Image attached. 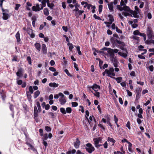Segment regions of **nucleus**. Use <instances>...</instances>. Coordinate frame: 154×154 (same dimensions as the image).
I'll return each instance as SVG.
<instances>
[{"label": "nucleus", "instance_id": "obj_1", "mask_svg": "<svg viewBox=\"0 0 154 154\" xmlns=\"http://www.w3.org/2000/svg\"><path fill=\"white\" fill-rule=\"evenodd\" d=\"M36 104L37 107L35 106L34 107V114L35 117H37L38 116V112L41 111V107L40 104L39 102H37Z\"/></svg>", "mask_w": 154, "mask_h": 154}, {"label": "nucleus", "instance_id": "obj_2", "mask_svg": "<svg viewBox=\"0 0 154 154\" xmlns=\"http://www.w3.org/2000/svg\"><path fill=\"white\" fill-rule=\"evenodd\" d=\"M93 141L94 142V144L95 146L98 148L99 147L102 146V145L99 144V143H102V139L100 137L95 138L93 139Z\"/></svg>", "mask_w": 154, "mask_h": 154}, {"label": "nucleus", "instance_id": "obj_3", "mask_svg": "<svg viewBox=\"0 0 154 154\" xmlns=\"http://www.w3.org/2000/svg\"><path fill=\"white\" fill-rule=\"evenodd\" d=\"M59 95L60 97L59 100L60 104L62 105H64L66 102V97L61 92L59 93Z\"/></svg>", "mask_w": 154, "mask_h": 154}, {"label": "nucleus", "instance_id": "obj_4", "mask_svg": "<svg viewBox=\"0 0 154 154\" xmlns=\"http://www.w3.org/2000/svg\"><path fill=\"white\" fill-rule=\"evenodd\" d=\"M146 34L149 38H154V33L150 26H148L147 28Z\"/></svg>", "mask_w": 154, "mask_h": 154}, {"label": "nucleus", "instance_id": "obj_5", "mask_svg": "<svg viewBox=\"0 0 154 154\" xmlns=\"http://www.w3.org/2000/svg\"><path fill=\"white\" fill-rule=\"evenodd\" d=\"M114 69L113 67L110 68L109 69H105V72L106 73V75L112 78V76H115V73L114 72Z\"/></svg>", "mask_w": 154, "mask_h": 154}, {"label": "nucleus", "instance_id": "obj_6", "mask_svg": "<svg viewBox=\"0 0 154 154\" xmlns=\"http://www.w3.org/2000/svg\"><path fill=\"white\" fill-rule=\"evenodd\" d=\"M85 149L86 151L90 153H91L95 150L94 147L90 143H88L86 144Z\"/></svg>", "mask_w": 154, "mask_h": 154}, {"label": "nucleus", "instance_id": "obj_7", "mask_svg": "<svg viewBox=\"0 0 154 154\" xmlns=\"http://www.w3.org/2000/svg\"><path fill=\"white\" fill-rule=\"evenodd\" d=\"M113 49L109 48L107 52L106 51L104 53V55L106 56L107 57H112L115 56L113 52Z\"/></svg>", "mask_w": 154, "mask_h": 154}, {"label": "nucleus", "instance_id": "obj_8", "mask_svg": "<svg viewBox=\"0 0 154 154\" xmlns=\"http://www.w3.org/2000/svg\"><path fill=\"white\" fill-rule=\"evenodd\" d=\"M109 59L112 63H113L114 66L115 67H117L119 62L117 59L116 57L113 56L112 57H109Z\"/></svg>", "mask_w": 154, "mask_h": 154}, {"label": "nucleus", "instance_id": "obj_9", "mask_svg": "<svg viewBox=\"0 0 154 154\" xmlns=\"http://www.w3.org/2000/svg\"><path fill=\"white\" fill-rule=\"evenodd\" d=\"M6 10L5 11L3 12V17L2 18L4 20H7L10 17L9 14H8V10Z\"/></svg>", "mask_w": 154, "mask_h": 154}, {"label": "nucleus", "instance_id": "obj_10", "mask_svg": "<svg viewBox=\"0 0 154 154\" xmlns=\"http://www.w3.org/2000/svg\"><path fill=\"white\" fill-rule=\"evenodd\" d=\"M24 71L23 69L20 68L18 69L17 72H16L17 75L19 77H21L23 76V73Z\"/></svg>", "mask_w": 154, "mask_h": 154}, {"label": "nucleus", "instance_id": "obj_11", "mask_svg": "<svg viewBox=\"0 0 154 154\" xmlns=\"http://www.w3.org/2000/svg\"><path fill=\"white\" fill-rule=\"evenodd\" d=\"M130 13L131 14H130V16L131 17H134L137 18H138L139 17V16L137 15L138 13L136 12H135V11L131 10Z\"/></svg>", "mask_w": 154, "mask_h": 154}, {"label": "nucleus", "instance_id": "obj_12", "mask_svg": "<svg viewBox=\"0 0 154 154\" xmlns=\"http://www.w3.org/2000/svg\"><path fill=\"white\" fill-rule=\"evenodd\" d=\"M26 31L28 34L29 35L30 37L31 38H33L35 37V35L33 33L32 30V29H30V28L27 29Z\"/></svg>", "mask_w": 154, "mask_h": 154}, {"label": "nucleus", "instance_id": "obj_13", "mask_svg": "<svg viewBox=\"0 0 154 154\" xmlns=\"http://www.w3.org/2000/svg\"><path fill=\"white\" fill-rule=\"evenodd\" d=\"M32 10L35 11H39L41 10L40 6L38 4H36V5L32 6Z\"/></svg>", "mask_w": 154, "mask_h": 154}, {"label": "nucleus", "instance_id": "obj_14", "mask_svg": "<svg viewBox=\"0 0 154 154\" xmlns=\"http://www.w3.org/2000/svg\"><path fill=\"white\" fill-rule=\"evenodd\" d=\"M80 141L79 140L78 138H77L76 139V141L74 143V145L76 149L78 148L80 145Z\"/></svg>", "mask_w": 154, "mask_h": 154}, {"label": "nucleus", "instance_id": "obj_15", "mask_svg": "<svg viewBox=\"0 0 154 154\" xmlns=\"http://www.w3.org/2000/svg\"><path fill=\"white\" fill-rule=\"evenodd\" d=\"M42 50L44 54H46L47 53V48L45 44H42Z\"/></svg>", "mask_w": 154, "mask_h": 154}, {"label": "nucleus", "instance_id": "obj_16", "mask_svg": "<svg viewBox=\"0 0 154 154\" xmlns=\"http://www.w3.org/2000/svg\"><path fill=\"white\" fill-rule=\"evenodd\" d=\"M92 86V89L94 90L95 91H98V89H100V87L96 84H94Z\"/></svg>", "mask_w": 154, "mask_h": 154}, {"label": "nucleus", "instance_id": "obj_17", "mask_svg": "<svg viewBox=\"0 0 154 154\" xmlns=\"http://www.w3.org/2000/svg\"><path fill=\"white\" fill-rule=\"evenodd\" d=\"M109 9L110 11L111 12H112L113 11V2H110L108 4Z\"/></svg>", "mask_w": 154, "mask_h": 154}, {"label": "nucleus", "instance_id": "obj_18", "mask_svg": "<svg viewBox=\"0 0 154 154\" xmlns=\"http://www.w3.org/2000/svg\"><path fill=\"white\" fill-rule=\"evenodd\" d=\"M49 85L51 87L56 88L59 86V84L55 82H51L49 84Z\"/></svg>", "mask_w": 154, "mask_h": 154}, {"label": "nucleus", "instance_id": "obj_19", "mask_svg": "<svg viewBox=\"0 0 154 154\" xmlns=\"http://www.w3.org/2000/svg\"><path fill=\"white\" fill-rule=\"evenodd\" d=\"M15 36L17 42L19 43V42L20 41V33L19 31L16 33Z\"/></svg>", "mask_w": 154, "mask_h": 154}, {"label": "nucleus", "instance_id": "obj_20", "mask_svg": "<svg viewBox=\"0 0 154 154\" xmlns=\"http://www.w3.org/2000/svg\"><path fill=\"white\" fill-rule=\"evenodd\" d=\"M107 140L108 142H112V146H114V143L116 142V140L114 139L113 138L109 137L107 138Z\"/></svg>", "mask_w": 154, "mask_h": 154}, {"label": "nucleus", "instance_id": "obj_21", "mask_svg": "<svg viewBox=\"0 0 154 154\" xmlns=\"http://www.w3.org/2000/svg\"><path fill=\"white\" fill-rule=\"evenodd\" d=\"M123 6V10L125 11L130 12L131 10L128 7L126 6V5H124Z\"/></svg>", "mask_w": 154, "mask_h": 154}, {"label": "nucleus", "instance_id": "obj_22", "mask_svg": "<svg viewBox=\"0 0 154 154\" xmlns=\"http://www.w3.org/2000/svg\"><path fill=\"white\" fill-rule=\"evenodd\" d=\"M35 48L38 51H40L41 49V45L38 43H36L35 44Z\"/></svg>", "mask_w": 154, "mask_h": 154}, {"label": "nucleus", "instance_id": "obj_23", "mask_svg": "<svg viewBox=\"0 0 154 154\" xmlns=\"http://www.w3.org/2000/svg\"><path fill=\"white\" fill-rule=\"evenodd\" d=\"M80 5H79L77 3H76L75 5L74 6L75 7V9H74L73 11L77 12L79 11L78 8L80 7Z\"/></svg>", "mask_w": 154, "mask_h": 154}, {"label": "nucleus", "instance_id": "obj_24", "mask_svg": "<svg viewBox=\"0 0 154 154\" xmlns=\"http://www.w3.org/2000/svg\"><path fill=\"white\" fill-rule=\"evenodd\" d=\"M112 78L116 80L118 83H120L122 81V78L121 77H118L117 78L113 77Z\"/></svg>", "mask_w": 154, "mask_h": 154}, {"label": "nucleus", "instance_id": "obj_25", "mask_svg": "<svg viewBox=\"0 0 154 154\" xmlns=\"http://www.w3.org/2000/svg\"><path fill=\"white\" fill-rule=\"evenodd\" d=\"M5 0H0V7L1 8L2 11L3 12L5 11L6 10H5L2 7V4L3 2L5 1Z\"/></svg>", "mask_w": 154, "mask_h": 154}, {"label": "nucleus", "instance_id": "obj_26", "mask_svg": "<svg viewBox=\"0 0 154 154\" xmlns=\"http://www.w3.org/2000/svg\"><path fill=\"white\" fill-rule=\"evenodd\" d=\"M49 2V0H43L41 2L42 5H43V7H45L46 3L47 4V3L48 2Z\"/></svg>", "mask_w": 154, "mask_h": 154}, {"label": "nucleus", "instance_id": "obj_27", "mask_svg": "<svg viewBox=\"0 0 154 154\" xmlns=\"http://www.w3.org/2000/svg\"><path fill=\"white\" fill-rule=\"evenodd\" d=\"M40 94V92L39 91H36L34 93V97L35 98H36Z\"/></svg>", "mask_w": 154, "mask_h": 154}, {"label": "nucleus", "instance_id": "obj_28", "mask_svg": "<svg viewBox=\"0 0 154 154\" xmlns=\"http://www.w3.org/2000/svg\"><path fill=\"white\" fill-rule=\"evenodd\" d=\"M44 13L45 15L48 16L49 14V11L48 8H45L44 10Z\"/></svg>", "mask_w": 154, "mask_h": 154}, {"label": "nucleus", "instance_id": "obj_29", "mask_svg": "<svg viewBox=\"0 0 154 154\" xmlns=\"http://www.w3.org/2000/svg\"><path fill=\"white\" fill-rule=\"evenodd\" d=\"M127 2V0H121V1L120 5L123 6L124 5H126L125 4Z\"/></svg>", "mask_w": 154, "mask_h": 154}, {"label": "nucleus", "instance_id": "obj_30", "mask_svg": "<svg viewBox=\"0 0 154 154\" xmlns=\"http://www.w3.org/2000/svg\"><path fill=\"white\" fill-rule=\"evenodd\" d=\"M76 152V150L73 149L72 151H69L66 152V154H74Z\"/></svg>", "mask_w": 154, "mask_h": 154}, {"label": "nucleus", "instance_id": "obj_31", "mask_svg": "<svg viewBox=\"0 0 154 154\" xmlns=\"http://www.w3.org/2000/svg\"><path fill=\"white\" fill-rule=\"evenodd\" d=\"M43 137H42V140L43 141L46 140L48 138V134L46 133L44 135H43Z\"/></svg>", "mask_w": 154, "mask_h": 154}, {"label": "nucleus", "instance_id": "obj_32", "mask_svg": "<svg viewBox=\"0 0 154 154\" xmlns=\"http://www.w3.org/2000/svg\"><path fill=\"white\" fill-rule=\"evenodd\" d=\"M66 113L69 114L71 112L72 110L71 107H68L66 108Z\"/></svg>", "mask_w": 154, "mask_h": 154}, {"label": "nucleus", "instance_id": "obj_33", "mask_svg": "<svg viewBox=\"0 0 154 154\" xmlns=\"http://www.w3.org/2000/svg\"><path fill=\"white\" fill-rule=\"evenodd\" d=\"M108 17L109 18V22H110V23L111 24L112 23V22L114 21L113 17L111 15H109Z\"/></svg>", "mask_w": 154, "mask_h": 154}, {"label": "nucleus", "instance_id": "obj_34", "mask_svg": "<svg viewBox=\"0 0 154 154\" xmlns=\"http://www.w3.org/2000/svg\"><path fill=\"white\" fill-rule=\"evenodd\" d=\"M60 112L63 114H66V110L64 108H61L60 109Z\"/></svg>", "mask_w": 154, "mask_h": 154}, {"label": "nucleus", "instance_id": "obj_35", "mask_svg": "<svg viewBox=\"0 0 154 154\" xmlns=\"http://www.w3.org/2000/svg\"><path fill=\"white\" fill-rule=\"evenodd\" d=\"M47 4L48 6L51 9L54 6V4L52 3H50L49 1L47 3Z\"/></svg>", "mask_w": 154, "mask_h": 154}, {"label": "nucleus", "instance_id": "obj_36", "mask_svg": "<svg viewBox=\"0 0 154 154\" xmlns=\"http://www.w3.org/2000/svg\"><path fill=\"white\" fill-rule=\"evenodd\" d=\"M91 92L93 93L96 97H100V93L99 92L96 91V92L94 93L93 91H91Z\"/></svg>", "mask_w": 154, "mask_h": 154}, {"label": "nucleus", "instance_id": "obj_37", "mask_svg": "<svg viewBox=\"0 0 154 154\" xmlns=\"http://www.w3.org/2000/svg\"><path fill=\"white\" fill-rule=\"evenodd\" d=\"M134 8L135 11H135V12H136L138 14H140V11L137 6H135Z\"/></svg>", "mask_w": 154, "mask_h": 154}, {"label": "nucleus", "instance_id": "obj_38", "mask_svg": "<svg viewBox=\"0 0 154 154\" xmlns=\"http://www.w3.org/2000/svg\"><path fill=\"white\" fill-rule=\"evenodd\" d=\"M29 93L32 94L33 93V88L32 86H30L29 88Z\"/></svg>", "mask_w": 154, "mask_h": 154}, {"label": "nucleus", "instance_id": "obj_39", "mask_svg": "<svg viewBox=\"0 0 154 154\" xmlns=\"http://www.w3.org/2000/svg\"><path fill=\"white\" fill-rule=\"evenodd\" d=\"M48 115L52 118H54L55 117V114L53 112H49L48 113Z\"/></svg>", "mask_w": 154, "mask_h": 154}, {"label": "nucleus", "instance_id": "obj_40", "mask_svg": "<svg viewBox=\"0 0 154 154\" xmlns=\"http://www.w3.org/2000/svg\"><path fill=\"white\" fill-rule=\"evenodd\" d=\"M45 129L48 132H50L51 131V128L48 126H46L45 127Z\"/></svg>", "mask_w": 154, "mask_h": 154}, {"label": "nucleus", "instance_id": "obj_41", "mask_svg": "<svg viewBox=\"0 0 154 154\" xmlns=\"http://www.w3.org/2000/svg\"><path fill=\"white\" fill-rule=\"evenodd\" d=\"M27 60L28 61L29 64L31 65L32 63L31 59V57L28 56L27 57Z\"/></svg>", "mask_w": 154, "mask_h": 154}, {"label": "nucleus", "instance_id": "obj_42", "mask_svg": "<svg viewBox=\"0 0 154 154\" xmlns=\"http://www.w3.org/2000/svg\"><path fill=\"white\" fill-rule=\"evenodd\" d=\"M131 38L133 39L136 40L137 41L139 40V38L135 35H133L131 37Z\"/></svg>", "mask_w": 154, "mask_h": 154}, {"label": "nucleus", "instance_id": "obj_43", "mask_svg": "<svg viewBox=\"0 0 154 154\" xmlns=\"http://www.w3.org/2000/svg\"><path fill=\"white\" fill-rule=\"evenodd\" d=\"M77 50L78 51V54L79 55H82L81 52L80 51V48L79 46H77L76 47Z\"/></svg>", "mask_w": 154, "mask_h": 154}, {"label": "nucleus", "instance_id": "obj_44", "mask_svg": "<svg viewBox=\"0 0 154 154\" xmlns=\"http://www.w3.org/2000/svg\"><path fill=\"white\" fill-rule=\"evenodd\" d=\"M49 69L53 72H55L56 71V69L53 67H50L49 68Z\"/></svg>", "mask_w": 154, "mask_h": 154}, {"label": "nucleus", "instance_id": "obj_45", "mask_svg": "<svg viewBox=\"0 0 154 154\" xmlns=\"http://www.w3.org/2000/svg\"><path fill=\"white\" fill-rule=\"evenodd\" d=\"M120 6V5H118L117 6V8L120 11H122L123 10V7H122L121 5Z\"/></svg>", "mask_w": 154, "mask_h": 154}, {"label": "nucleus", "instance_id": "obj_46", "mask_svg": "<svg viewBox=\"0 0 154 154\" xmlns=\"http://www.w3.org/2000/svg\"><path fill=\"white\" fill-rule=\"evenodd\" d=\"M122 14L125 17L130 15V14L127 12H123Z\"/></svg>", "mask_w": 154, "mask_h": 154}, {"label": "nucleus", "instance_id": "obj_47", "mask_svg": "<svg viewBox=\"0 0 154 154\" xmlns=\"http://www.w3.org/2000/svg\"><path fill=\"white\" fill-rule=\"evenodd\" d=\"M17 84L18 85H21L23 83L22 81L21 80H18V79H17Z\"/></svg>", "mask_w": 154, "mask_h": 154}, {"label": "nucleus", "instance_id": "obj_48", "mask_svg": "<svg viewBox=\"0 0 154 154\" xmlns=\"http://www.w3.org/2000/svg\"><path fill=\"white\" fill-rule=\"evenodd\" d=\"M87 90L89 91H92L91 90V88L92 89V86H88L87 87Z\"/></svg>", "mask_w": 154, "mask_h": 154}, {"label": "nucleus", "instance_id": "obj_49", "mask_svg": "<svg viewBox=\"0 0 154 154\" xmlns=\"http://www.w3.org/2000/svg\"><path fill=\"white\" fill-rule=\"evenodd\" d=\"M72 107H75L77 106L78 104L77 102H73L72 103Z\"/></svg>", "mask_w": 154, "mask_h": 154}, {"label": "nucleus", "instance_id": "obj_50", "mask_svg": "<svg viewBox=\"0 0 154 154\" xmlns=\"http://www.w3.org/2000/svg\"><path fill=\"white\" fill-rule=\"evenodd\" d=\"M20 6V5L19 4H17L16 5V6L15 8V9L16 10H18Z\"/></svg>", "mask_w": 154, "mask_h": 154}, {"label": "nucleus", "instance_id": "obj_51", "mask_svg": "<svg viewBox=\"0 0 154 154\" xmlns=\"http://www.w3.org/2000/svg\"><path fill=\"white\" fill-rule=\"evenodd\" d=\"M140 96L139 94L138 93H137L136 94V97L135 100V103L136 101H137L140 98Z\"/></svg>", "mask_w": 154, "mask_h": 154}, {"label": "nucleus", "instance_id": "obj_52", "mask_svg": "<svg viewBox=\"0 0 154 154\" xmlns=\"http://www.w3.org/2000/svg\"><path fill=\"white\" fill-rule=\"evenodd\" d=\"M133 33L134 35H139L140 32L138 30H136L134 31Z\"/></svg>", "mask_w": 154, "mask_h": 154}, {"label": "nucleus", "instance_id": "obj_53", "mask_svg": "<svg viewBox=\"0 0 154 154\" xmlns=\"http://www.w3.org/2000/svg\"><path fill=\"white\" fill-rule=\"evenodd\" d=\"M116 31L118 33H122V31L120 29H119L117 27H116Z\"/></svg>", "mask_w": 154, "mask_h": 154}, {"label": "nucleus", "instance_id": "obj_54", "mask_svg": "<svg viewBox=\"0 0 154 154\" xmlns=\"http://www.w3.org/2000/svg\"><path fill=\"white\" fill-rule=\"evenodd\" d=\"M64 72L68 76H71V75L70 74L69 72V71L67 69H65L64 70Z\"/></svg>", "mask_w": 154, "mask_h": 154}, {"label": "nucleus", "instance_id": "obj_55", "mask_svg": "<svg viewBox=\"0 0 154 154\" xmlns=\"http://www.w3.org/2000/svg\"><path fill=\"white\" fill-rule=\"evenodd\" d=\"M93 17L96 19H97L98 20H101L100 18L99 17L97 16L96 14H94V15Z\"/></svg>", "mask_w": 154, "mask_h": 154}, {"label": "nucleus", "instance_id": "obj_56", "mask_svg": "<svg viewBox=\"0 0 154 154\" xmlns=\"http://www.w3.org/2000/svg\"><path fill=\"white\" fill-rule=\"evenodd\" d=\"M103 6L102 5H100L99 7V13H100L102 11Z\"/></svg>", "mask_w": 154, "mask_h": 154}, {"label": "nucleus", "instance_id": "obj_57", "mask_svg": "<svg viewBox=\"0 0 154 154\" xmlns=\"http://www.w3.org/2000/svg\"><path fill=\"white\" fill-rule=\"evenodd\" d=\"M73 48V46L72 44H70L69 46V49L70 51H71Z\"/></svg>", "mask_w": 154, "mask_h": 154}, {"label": "nucleus", "instance_id": "obj_58", "mask_svg": "<svg viewBox=\"0 0 154 154\" xmlns=\"http://www.w3.org/2000/svg\"><path fill=\"white\" fill-rule=\"evenodd\" d=\"M126 127L128 128L130 130L131 129V127L129 121H128L127 122L126 124Z\"/></svg>", "mask_w": 154, "mask_h": 154}, {"label": "nucleus", "instance_id": "obj_59", "mask_svg": "<svg viewBox=\"0 0 154 154\" xmlns=\"http://www.w3.org/2000/svg\"><path fill=\"white\" fill-rule=\"evenodd\" d=\"M26 94H27V96L28 98H31V94L29 93V92H28V91L26 92Z\"/></svg>", "mask_w": 154, "mask_h": 154}, {"label": "nucleus", "instance_id": "obj_60", "mask_svg": "<svg viewBox=\"0 0 154 154\" xmlns=\"http://www.w3.org/2000/svg\"><path fill=\"white\" fill-rule=\"evenodd\" d=\"M103 146L105 149H107L108 148V143L106 141L103 144Z\"/></svg>", "mask_w": 154, "mask_h": 154}, {"label": "nucleus", "instance_id": "obj_61", "mask_svg": "<svg viewBox=\"0 0 154 154\" xmlns=\"http://www.w3.org/2000/svg\"><path fill=\"white\" fill-rule=\"evenodd\" d=\"M110 48H107L106 47H104L103 48L101 49V50L103 51H105L107 52V51Z\"/></svg>", "mask_w": 154, "mask_h": 154}, {"label": "nucleus", "instance_id": "obj_62", "mask_svg": "<svg viewBox=\"0 0 154 154\" xmlns=\"http://www.w3.org/2000/svg\"><path fill=\"white\" fill-rule=\"evenodd\" d=\"M114 120L115 121V123L116 124L117 123V122L118 121V119L116 117V115L114 116Z\"/></svg>", "mask_w": 154, "mask_h": 154}, {"label": "nucleus", "instance_id": "obj_63", "mask_svg": "<svg viewBox=\"0 0 154 154\" xmlns=\"http://www.w3.org/2000/svg\"><path fill=\"white\" fill-rule=\"evenodd\" d=\"M74 67L75 69L76 70L78 71L79 70L78 67V65L75 63H74Z\"/></svg>", "mask_w": 154, "mask_h": 154}, {"label": "nucleus", "instance_id": "obj_64", "mask_svg": "<svg viewBox=\"0 0 154 154\" xmlns=\"http://www.w3.org/2000/svg\"><path fill=\"white\" fill-rule=\"evenodd\" d=\"M62 29L66 32H67L68 31V28L67 26H63L62 27Z\"/></svg>", "mask_w": 154, "mask_h": 154}]
</instances>
